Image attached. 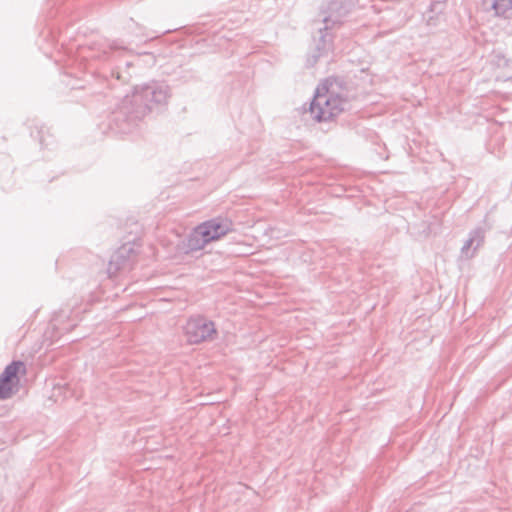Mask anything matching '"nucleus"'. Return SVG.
<instances>
[{
  "label": "nucleus",
  "mask_w": 512,
  "mask_h": 512,
  "mask_svg": "<svg viewBox=\"0 0 512 512\" xmlns=\"http://www.w3.org/2000/svg\"><path fill=\"white\" fill-rule=\"evenodd\" d=\"M170 97V87L163 81L153 80L135 86L112 112L109 129L116 134L132 132L148 113L166 106Z\"/></svg>",
  "instance_id": "f257e3e1"
},
{
  "label": "nucleus",
  "mask_w": 512,
  "mask_h": 512,
  "mask_svg": "<svg viewBox=\"0 0 512 512\" xmlns=\"http://www.w3.org/2000/svg\"><path fill=\"white\" fill-rule=\"evenodd\" d=\"M233 230V223L227 218L217 217L195 227L185 241L188 252L203 249L208 243L216 241Z\"/></svg>",
  "instance_id": "f03ea898"
},
{
  "label": "nucleus",
  "mask_w": 512,
  "mask_h": 512,
  "mask_svg": "<svg viewBox=\"0 0 512 512\" xmlns=\"http://www.w3.org/2000/svg\"><path fill=\"white\" fill-rule=\"evenodd\" d=\"M346 105L345 98L323 84L316 89L309 111L315 121L326 122L339 115Z\"/></svg>",
  "instance_id": "7ed1b4c3"
},
{
  "label": "nucleus",
  "mask_w": 512,
  "mask_h": 512,
  "mask_svg": "<svg viewBox=\"0 0 512 512\" xmlns=\"http://www.w3.org/2000/svg\"><path fill=\"white\" fill-rule=\"evenodd\" d=\"M185 332L189 342L200 343L212 339L216 334V328L212 321L198 316L188 320Z\"/></svg>",
  "instance_id": "20e7f679"
},
{
  "label": "nucleus",
  "mask_w": 512,
  "mask_h": 512,
  "mask_svg": "<svg viewBox=\"0 0 512 512\" xmlns=\"http://www.w3.org/2000/svg\"><path fill=\"white\" fill-rule=\"evenodd\" d=\"M354 5V0H326L322 13L324 14V29L327 30L335 24L342 22Z\"/></svg>",
  "instance_id": "39448f33"
},
{
  "label": "nucleus",
  "mask_w": 512,
  "mask_h": 512,
  "mask_svg": "<svg viewBox=\"0 0 512 512\" xmlns=\"http://www.w3.org/2000/svg\"><path fill=\"white\" fill-rule=\"evenodd\" d=\"M136 252L134 247L127 243L122 245L111 257L108 264L109 275L115 276L119 271L129 270L135 260Z\"/></svg>",
  "instance_id": "423d86ee"
},
{
  "label": "nucleus",
  "mask_w": 512,
  "mask_h": 512,
  "mask_svg": "<svg viewBox=\"0 0 512 512\" xmlns=\"http://www.w3.org/2000/svg\"><path fill=\"white\" fill-rule=\"evenodd\" d=\"M20 368H24L21 361H13L10 363L0 375V399L10 398L16 392L18 384L17 374Z\"/></svg>",
  "instance_id": "0eeeda50"
},
{
  "label": "nucleus",
  "mask_w": 512,
  "mask_h": 512,
  "mask_svg": "<svg viewBox=\"0 0 512 512\" xmlns=\"http://www.w3.org/2000/svg\"><path fill=\"white\" fill-rule=\"evenodd\" d=\"M90 50L93 52L92 57L105 60L108 58L110 52H116L121 50H126V46L120 40H106L101 39L93 42L90 45Z\"/></svg>",
  "instance_id": "6e6552de"
},
{
  "label": "nucleus",
  "mask_w": 512,
  "mask_h": 512,
  "mask_svg": "<svg viewBox=\"0 0 512 512\" xmlns=\"http://www.w3.org/2000/svg\"><path fill=\"white\" fill-rule=\"evenodd\" d=\"M485 233L482 228H476L470 232L469 238L465 241L461 248L462 257L470 259L474 256L477 249L484 242Z\"/></svg>",
  "instance_id": "1a4fd4ad"
},
{
  "label": "nucleus",
  "mask_w": 512,
  "mask_h": 512,
  "mask_svg": "<svg viewBox=\"0 0 512 512\" xmlns=\"http://www.w3.org/2000/svg\"><path fill=\"white\" fill-rule=\"evenodd\" d=\"M492 9L497 16H507L508 12L512 10V0H493Z\"/></svg>",
  "instance_id": "9d476101"
},
{
  "label": "nucleus",
  "mask_w": 512,
  "mask_h": 512,
  "mask_svg": "<svg viewBox=\"0 0 512 512\" xmlns=\"http://www.w3.org/2000/svg\"><path fill=\"white\" fill-rule=\"evenodd\" d=\"M317 49H318V54L317 55H312L311 58L308 59V62L311 65L315 64L317 62L318 58L323 56L328 51V48H326V44L325 43H324L323 48L318 47Z\"/></svg>",
  "instance_id": "9b49d317"
}]
</instances>
